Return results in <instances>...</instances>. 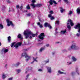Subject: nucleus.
<instances>
[{"instance_id": "nucleus-1", "label": "nucleus", "mask_w": 80, "mask_h": 80, "mask_svg": "<svg viewBox=\"0 0 80 80\" xmlns=\"http://www.w3.org/2000/svg\"><path fill=\"white\" fill-rule=\"evenodd\" d=\"M23 33L26 36V38H28L29 37V38L31 39L32 37H35L36 35V34H33V32L29 29L26 30Z\"/></svg>"}, {"instance_id": "nucleus-2", "label": "nucleus", "mask_w": 80, "mask_h": 80, "mask_svg": "<svg viewBox=\"0 0 80 80\" xmlns=\"http://www.w3.org/2000/svg\"><path fill=\"white\" fill-rule=\"evenodd\" d=\"M79 49V48L77 46L75 43L73 44L71 46L69 47L68 49V50H78Z\"/></svg>"}, {"instance_id": "nucleus-3", "label": "nucleus", "mask_w": 80, "mask_h": 80, "mask_svg": "<svg viewBox=\"0 0 80 80\" xmlns=\"http://www.w3.org/2000/svg\"><path fill=\"white\" fill-rule=\"evenodd\" d=\"M32 2L33 3L31 4V6L33 8H34L35 7H42V4H38L36 5H35L33 4L34 3H35V0H32Z\"/></svg>"}, {"instance_id": "nucleus-4", "label": "nucleus", "mask_w": 80, "mask_h": 80, "mask_svg": "<svg viewBox=\"0 0 80 80\" xmlns=\"http://www.w3.org/2000/svg\"><path fill=\"white\" fill-rule=\"evenodd\" d=\"M75 29H78V33L76 34L77 37L80 36V24H78L74 27Z\"/></svg>"}, {"instance_id": "nucleus-5", "label": "nucleus", "mask_w": 80, "mask_h": 80, "mask_svg": "<svg viewBox=\"0 0 80 80\" xmlns=\"http://www.w3.org/2000/svg\"><path fill=\"white\" fill-rule=\"evenodd\" d=\"M14 45V47H15V48L17 49V48L18 47V46H20L22 45V43L21 42H18L16 43V42H14L11 44V47H12Z\"/></svg>"}, {"instance_id": "nucleus-6", "label": "nucleus", "mask_w": 80, "mask_h": 80, "mask_svg": "<svg viewBox=\"0 0 80 80\" xmlns=\"http://www.w3.org/2000/svg\"><path fill=\"white\" fill-rule=\"evenodd\" d=\"M68 28L69 30H70L71 29V27H70V26L69 25V23H70V24L71 25V27H72V26H73L74 24H73V22L70 19H68Z\"/></svg>"}, {"instance_id": "nucleus-7", "label": "nucleus", "mask_w": 80, "mask_h": 80, "mask_svg": "<svg viewBox=\"0 0 80 80\" xmlns=\"http://www.w3.org/2000/svg\"><path fill=\"white\" fill-rule=\"evenodd\" d=\"M22 56L26 58V62L29 61V60H30L31 59V57L28 56V55H27V53L26 52L22 53Z\"/></svg>"}, {"instance_id": "nucleus-8", "label": "nucleus", "mask_w": 80, "mask_h": 80, "mask_svg": "<svg viewBox=\"0 0 80 80\" xmlns=\"http://www.w3.org/2000/svg\"><path fill=\"white\" fill-rule=\"evenodd\" d=\"M6 22L7 23V25L8 27H10V25H11L12 27H13L14 25H13V24L12 23V22L11 21L10 19H7L6 20Z\"/></svg>"}, {"instance_id": "nucleus-9", "label": "nucleus", "mask_w": 80, "mask_h": 80, "mask_svg": "<svg viewBox=\"0 0 80 80\" xmlns=\"http://www.w3.org/2000/svg\"><path fill=\"white\" fill-rule=\"evenodd\" d=\"M53 3L55 4V5H57V3H56V1L53 0H50L49 1V3L51 5H53Z\"/></svg>"}, {"instance_id": "nucleus-10", "label": "nucleus", "mask_w": 80, "mask_h": 80, "mask_svg": "<svg viewBox=\"0 0 80 80\" xmlns=\"http://www.w3.org/2000/svg\"><path fill=\"white\" fill-rule=\"evenodd\" d=\"M45 37V35H44V33H42L40 34V35L39 36V38H40L41 40H43V37Z\"/></svg>"}, {"instance_id": "nucleus-11", "label": "nucleus", "mask_w": 80, "mask_h": 80, "mask_svg": "<svg viewBox=\"0 0 80 80\" xmlns=\"http://www.w3.org/2000/svg\"><path fill=\"white\" fill-rule=\"evenodd\" d=\"M46 68L47 69L48 72L49 73H52V68H51V67H46Z\"/></svg>"}, {"instance_id": "nucleus-12", "label": "nucleus", "mask_w": 80, "mask_h": 80, "mask_svg": "<svg viewBox=\"0 0 80 80\" xmlns=\"http://www.w3.org/2000/svg\"><path fill=\"white\" fill-rule=\"evenodd\" d=\"M44 26L46 27H49L50 29H52V27L51 26H50V25L49 24H48L47 22H46L44 24Z\"/></svg>"}, {"instance_id": "nucleus-13", "label": "nucleus", "mask_w": 80, "mask_h": 80, "mask_svg": "<svg viewBox=\"0 0 80 80\" xmlns=\"http://www.w3.org/2000/svg\"><path fill=\"white\" fill-rule=\"evenodd\" d=\"M37 57L36 58H35L34 57L33 58V60H34V61L32 62H31V64H33V63H34V62H38V61L37 60Z\"/></svg>"}, {"instance_id": "nucleus-14", "label": "nucleus", "mask_w": 80, "mask_h": 80, "mask_svg": "<svg viewBox=\"0 0 80 80\" xmlns=\"http://www.w3.org/2000/svg\"><path fill=\"white\" fill-rule=\"evenodd\" d=\"M67 32V30L65 29V30H62L60 32V33L61 34H65V33Z\"/></svg>"}, {"instance_id": "nucleus-15", "label": "nucleus", "mask_w": 80, "mask_h": 80, "mask_svg": "<svg viewBox=\"0 0 80 80\" xmlns=\"http://www.w3.org/2000/svg\"><path fill=\"white\" fill-rule=\"evenodd\" d=\"M58 73L57 74V75H59V74H65V73L62 72L60 70L58 71Z\"/></svg>"}, {"instance_id": "nucleus-16", "label": "nucleus", "mask_w": 80, "mask_h": 80, "mask_svg": "<svg viewBox=\"0 0 80 80\" xmlns=\"http://www.w3.org/2000/svg\"><path fill=\"white\" fill-rule=\"evenodd\" d=\"M72 59L73 62H76V61H77V58H75V57L73 56L72 57Z\"/></svg>"}, {"instance_id": "nucleus-17", "label": "nucleus", "mask_w": 80, "mask_h": 80, "mask_svg": "<svg viewBox=\"0 0 80 80\" xmlns=\"http://www.w3.org/2000/svg\"><path fill=\"white\" fill-rule=\"evenodd\" d=\"M7 77L6 76V74L3 73L2 76V79H5Z\"/></svg>"}, {"instance_id": "nucleus-18", "label": "nucleus", "mask_w": 80, "mask_h": 80, "mask_svg": "<svg viewBox=\"0 0 80 80\" xmlns=\"http://www.w3.org/2000/svg\"><path fill=\"white\" fill-rule=\"evenodd\" d=\"M18 38H20V39H22L23 37H22V35L20 34H19L18 36Z\"/></svg>"}, {"instance_id": "nucleus-19", "label": "nucleus", "mask_w": 80, "mask_h": 80, "mask_svg": "<svg viewBox=\"0 0 80 80\" xmlns=\"http://www.w3.org/2000/svg\"><path fill=\"white\" fill-rule=\"evenodd\" d=\"M8 42L9 43H10V42H11V37L9 36V37H8Z\"/></svg>"}, {"instance_id": "nucleus-20", "label": "nucleus", "mask_w": 80, "mask_h": 80, "mask_svg": "<svg viewBox=\"0 0 80 80\" xmlns=\"http://www.w3.org/2000/svg\"><path fill=\"white\" fill-rule=\"evenodd\" d=\"M73 13V11H69L68 13V14L69 15H72V13Z\"/></svg>"}, {"instance_id": "nucleus-21", "label": "nucleus", "mask_w": 80, "mask_h": 80, "mask_svg": "<svg viewBox=\"0 0 80 80\" xmlns=\"http://www.w3.org/2000/svg\"><path fill=\"white\" fill-rule=\"evenodd\" d=\"M60 10L61 13H63L65 11V9H63L62 8H60Z\"/></svg>"}, {"instance_id": "nucleus-22", "label": "nucleus", "mask_w": 80, "mask_h": 80, "mask_svg": "<svg viewBox=\"0 0 80 80\" xmlns=\"http://www.w3.org/2000/svg\"><path fill=\"white\" fill-rule=\"evenodd\" d=\"M44 50H45V48H41L39 50V52L41 53V52H42V51H43Z\"/></svg>"}, {"instance_id": "nucleus-23", "label": "nucleus", "mask_w": 80, "mask_h": 80, "mask_svg": "<svg viewBox=\"0 0 80 80\" xmlns=\"http://www.w3.org/2000/svg\"><path fill=\"white\" fill-rule=\"evenodd\" d=\"M38 25H39L40 28H42L43 27V26L42 24H40V22H38L37 23Z\"/></svg>"}, {"instance_id": "nucleus-24", "label": "nucleus", "mask_w": 80, "mask_h": 80, "mask_svg": "<svg viewBox=\"0 0 80 80\" xmlns=\"http://www.w3.org/2000/svg\"><path fill=\"white\" fill-rule=\"evenodd\" d=\"M77 12L79 14L80 13V8H78L77 10Z\"/></svg>"}, {"instance_id": "nucleus-25", "label": "nucleus", "mask_w": 80, "mask_h": 80, "mask_svg": "<svg viewBox=\"0 0 80 80\" xmlns=\"http://www.w3.org/2000/svg\"><path fill=\"white\" fill-rule=\"evenodd\" d=\"M72 63V62H67V65H71Z\"/></svg>"}, {"instance_id": "nucleus-26", "label": "nucleus", "mask_w": 80, "mask_h": 80, "mask_svg": "<svg viewBox=\"0 0 80 80\" xmlns=\"http://www.w3.org/2000/svg\"><path fill=\"white\" fill-rule=\"evenodd\" d=\"M26 8L28 10H30V5L29 4L26 7Z\"/></svg>"}, {"instance_id": "nucleus-27", "label": "nucleus", "mask_w": 80, "mask_h": 80, "mask_svg": "<svg viewBox=\"0 0 80 80\" xmlns=\"http://www.w3.org/2000/svg\"><path fill=\"white\" fill-rule=\"evenodd\" d=\"M27 17H30V16H32V14L29 13L28 14H27Z\"/></svg>"}, {"instance_id": "nucleus-28", "label": "nucleus", "mask_w": 80, "mask_h": 80, "mask_svg": "<svg viewBox=\"0 0 80 80\" xmlns=\"http://www.w3.org/2000/svg\"><path fill=\"white\" fill-rule=\"evenodd\" d=\"M16 71L17 73H20L21 72V70L20 69H17L16 70Z\"/></svg>"}, {"instance_id": "nucleus-29", "label": "nucleus", "mask_w": 80, "mask_h": 80, "mask_svg": "<svg viewBox=\"0 0 80 80\" xmlns=\"http://www.w3.org/2000/svg\"><path fill=\"white\" fill-rule=\"evenodd\" d=\"M4 53H7L8 51V49H4Z\"/></svg>"}, {"instance_id": "nucleus-30", "label": "nucleus", "mask_w": 80, "mask_h": 80, "mask_svg": "<svg viewBox=\"0 0 80 80\" xmlns=\"http://www.w3.org/2000/svg\"><path fill=\"white\" fill-rule=\"evenodd\" d=\"M50 20H53L55 19V18L53 17H51V18H50Z\"/></svg>"}, {"instance_id": "nucleus-31", "label": "nucleus", "mask_w": 80, "mask_h": 80, "mask_svg": "<svg viewBox=\"0 0 80 80\" xmlns=\"http://www.w3.org/2000/svg\"><path fill=\"white\" fill-rule=\"evenodd\" d=\"M3 25L2 24H0V28H3Z\"/></svg>"}, {"instance_id": "nucleus-32", "label": "nucleus", "mask_w": 80, "mask_h": 80, "mask_svg": "<svg viewBox=\"0 0 80 80\" xmlns=\"http://www.w3.org/2000/svg\"><path fill=\"white\" fill-rule=\"evenodd\" d=\"M13 80V77L9 78H8V80Z\"/></svg>"}, {"instance_id": "nucleus-33", "label": "nucleus", "mask_w": 80, "mask_h": 80, "mask_svg": "<svg viewBox=\"0 0 80 80\" xmlns=\"http://www.w3.org/2000/svg\"><path fill=\"white\" fill-rule=\"evenodd\" d=\"M20 63L19 62H18L16 63V66H18L19 65H20Z\"/></svg>"}, {"instance_id": "nucleus-34", "label": "nucleus", "mask_w": 80, "mask_h": 80, "mask_svg": "<svg viewBox=\"0 0 80 80\" xmlns=\"http://www.w3.org/2000/svg\"><path fill=\"white\" fill-rule=\"evenodd\" d=\"M51 17H52V14H49L48 15V18H50Z\"/></svg>"}, {"instance_id": "nucleus-35", "label": "nucleus", "mask_w": 80, "mask_h": 80, "mask_svg": "<svg viewBox=\"0 0 80 80\" xmlns=\"http://www.w3.org/2000/svg\"><path fill=\"white\" fill-rule=\"evenodd\" d=\"M63 52H67V51L66 49H64L62 50Z\"/></svg>"}, {"instance_id": "nucleus-36", "label": "nucleus", "mask_w": 80, "mask_h": 80, "mask_svg": "<svg viewBox=\"0 0 80 80\" xmlns=\"http://www.w3.org/2000/svg\"><path fill=\"white\" fill-rule=\"evenodd\" d=\"M38 72H42V69H38Z\"/></svg>"}, {"instance_id": "nucleus-37", "label": "nucleus", "mask_w": 80, "mask_h": 80, "mask_svg": "<svg viewBox=\"0 0 80 80\" xmlns=\"http://www.w3.org/2000/svg\"><path fill=\"white\" fill-rule=\"evenodd\" d=\"M6 2H7L8 3H10V2L9 0H6Z\"/></svg>"}, {"instance_id": "nucleus-38", "label": "nucleus", "mask_w": 80, "mask_h": 80, "mask_svg": "<svg viewBox=\"0 0 80 80\" xmlns=\"http://www.w3.org/2000/svg\"><path fill=\"white\" fill-rule=\"evenodd\" d=\"M76 72L78 74V73H79V72H78V69H77L76 70Z\"/></svg>"}, {"instance_id": "nucleus-39", "label": "nucleus", "mask_w": 80, "mask_h": 80, "mask_svg": "<svg viewBox=\"0 0 80 80\" xmlns=\"http://www.w3.org/2000/svg\"><path fill=\"white\" fill-rule=\"evenodd\" d=\"M22 8H23V6H20L19 7V9H20V10H22Z\"/></svg>"}, {"instance_id": "nucleus-40", "label": "nucleus", "mask_w": 80, "mask_h": 80, "mask_svg": "<svg viewBox=\"0 0 80 80\" xmlns=\"http://www.w3.org/2000/svg\"><path fill=\"white\" fill-rule=\"evenodd\" d=\"M59 23H60V22H59V21H56V23L57 24V25H58L59 24Z\"/></svg>"}, {"instance_id": "nucleus-41", "label": "nucleus", "mask_w": 80, "mask_h": 80, "mask_svg": "<svg viewBox=\"0 0 80 80\" xmlns=\"http://www.w3.org/2000/svg\"><path fill=\"white\" fill-rule=\"evenodd\" d=\"M19 7H20V6L18 5H17L16 6V8H17V9H18V8H19Z\"/></svg>"}, {"instance_id": "nucleus-42", "label": "nucleus", "mask_w": 80, "mask_h": 80, "mask_svg": "<svg viewBox=\"0 0 80 80\" xmlns=\"http://www.w3.org/2000/svg\"><path fill=\"white\" fill-rule=\"evenodd\" d=\"M55 31L56 32V33H58V32H57V28L55 29Z\"/></svg>"}, {"instance_id": "nucleus-43", "label": "nucleus", "mask_w": 80, "mask_h": 80, "mask_svg": "<svg viewBox=\"0 0 80 80\" xmlns=\"http://www.w3.org/2000/svg\"><path fill=\"white\" fill-rule=\"evenodd\" d=\"M64 2H66V3H68V0H63Z\"/></svg>"}, {"instance_id": "nucleus-44", "label": "nucleus", "mask_w": 80, "mask_h": 80, "mask_svg": "<svg viewBox=\"0 0 80 80\" xmlns=\"http://www.w3.org/2000/svg\"><path fill=\"white\" fill-rule=\"evenodd\" d=\"M28 76H29V74H28L26 76V79H27L28 78Z\"/></svg>"}, {"instance_id": "nucleus-45", "label": "nucleus", "mask_w": 80, "mask_h": 80, "mask_svg": "<svg viewBox=\"0 0 80 80\" xmlns=\"http://www.w3.org/2000/svg\"><path fill=\"white\" fill-rule=\"evenodd\" d=\"M8 65H7V64H6L5 65V68H7V67H8Z\"/></svg>"}, {"instance_id": "nucleus-46", "label": "nucleus", "mask_w": 80, "mask_h": 80, "mask_svg": "<svg viewBox=\"0 0 80 80\" xmlns=\"http://www.w3.org/2000/svg\"><path fill=\"white\" fill-rule=\"evenodd\" d=\"M50 13L51 14H53V11H50Z\"/></svg>"}, {"instance_id": "nucleus-47", "label": "nucleus", "mask_w": 80, "mask_h": 80, "mask_svg": "<svg viewBox=\"0 0 80 80\" xmlns=\"http://www.w3.org/2000/svg\"><path fill=\"white\" fill-rule=\"evenodd\" d=\"M74 74H75V72H72L71 73V75H73Z\"/></svg>"}, {"instance_id": "nucleus-48", "label": "nucleus", "mask_w": 80, "mask_h": 80, "mask_svg": "<svg viewBox=\"0 0 80 80\" xmlns=\"http://www.w3.org/2000/svg\"><path fill=\"white\" fill-rule=\"evenodd\" d=\"M49 44H46V47H49Z\"/></svg>"}, {"instance_id": "nucleus-49", "label": "nucleus", "mask_w": 80, "mask_h": 80, "mask_svg": "<svg viewBox=\"0 0 80 80\" xmlns=\"http://www.w3.org/2000/svg\"><path fill=\"white\" fill-rule=\"evenodd\" d=\"M45 62H46V63H48V62H49V60H48L47 61H45Z\"/></svg>"}, {"instance_id": "nucleus-50", "label": "nucleus", "mask_w": 80, "mask_h": 80, "mask_svg": "<svg viewBox=\"0 0 80 80\" xmlns=\"http://www.w3.org/2000/svg\"><path fill=\"white\" fill-rule=\"evenodd\" d=\"M41 44V43H39L38 44H37V46H39Z\"/></svg>"}, {"instance_id": "nucleus-51", "label": "nucleus", "mask_w": 80, "mask_h": 80, "mask_svg": "<svg viewBox=\"0 0 80 80\" xmlns=\"http://www.w3.org/2000/svg\"><path fill=\"white\" fill-rule=\"evenodd\" d=\"M33 80H37V78H34Z\"/></svg>"}, {"instance_id": "nucleus-52", "label": "nucleus", "mask_w": 80, "mask_h": 80, "mask_svg": "<svg viewBox=\"0 0 80 80\" xmlns=\"http://www.w3.org/2000/svg\"><path fill=\"white\" fill-rule=\"evenodd\" d=\"M28 24H30V22L29 21L28 23Z\"/></svg>"}, {"instance_id": "nucleus-53", "label": "nucleus", "mask_w": 80, "mask_h": 80, "mask_svg": "<svg viewBox=\"0 0 80 80\" xmlns=\"http://www.w3.org/2000/svg\"><path fill=\"white\" fill-rule=\"evenodd\" d=\"M54 54H55V53L54 52H53L52 53V55H54Z\"/></svg>"}, {"instance_id": "nucleus-54", "label": "nucleus", "mask_w": 80, "mask_h": 80, "mask_svg": "<svg viewBox=\"0 0 80 80\" xmlns=\"http://www.w3.org/2000/svg\"><path fill=\"white\" fill-rule=\"evenodd\" d=\"M1 45H2V43H1V42H0V46H1Z\"/></svg>"}, {"instance_id": "nucleus-55", "label": "nucleus", "mask_w": 80, "mask_h": 80, "mask_svg": "<svg viewBox=\"0 0 80 80\" xmlns=\"http://www.w3.org/2000/svg\"><path fill=\"white\" fill-rule=\"evenodd\" d=\"M57 43H59V42H57Z\"/></svg>"}, {"instance_id": "nucleus-56", "label": "nucleus", "mask_w": 80, "mask_h": 80, "mask_svg": "<svg viewBox=\"0 0 80 80\" xmlns=\"http://www.w3.org/2000/svg\"><path fill=\"white\" fill-rule=\"evenodd\" d=\"M59 1H61V0H59Z\"/></svg>"}, {"instance_id": "nucleus-57", "label": "nucleus", "mask_w": 80, "mask_h": 80, "mask_svg": "<svg viewBox=\"0 0 80 80\" xmlns=\"http://www.w3.org/2000/svg\"><path fill=\"white\" fill-rule=\"evenodd\" d=\"M26 73H27V72H26Z\"/></svg>"}, {"instance_id": "nucleus-58", "label": "nucleus", "mask_w": 80, "mask_h": 80, "mask_svg": "<svg viewBox=\"0 0 80 80\" xmlns=\"http://www.w3.org/2000/svg\"><path fill=\"white\" fill-rule=\"evenodd\" d=\"M55 24H56V22H55Z\"/></svg>"}, {"instance_id": "nucleus-59", "label": "nucleus", "mask_w": 80, "mask_h": 80, "mask_svg": "<svg viewBox=\"0 0 80 80\" xmlns=\"http://www.w3.org/2000/svg\"><path fill=\"white\" fill-rule=\"evenodd\" d=\"M39 21H40V19H39Z\"/></svg>"}]
</instances>
